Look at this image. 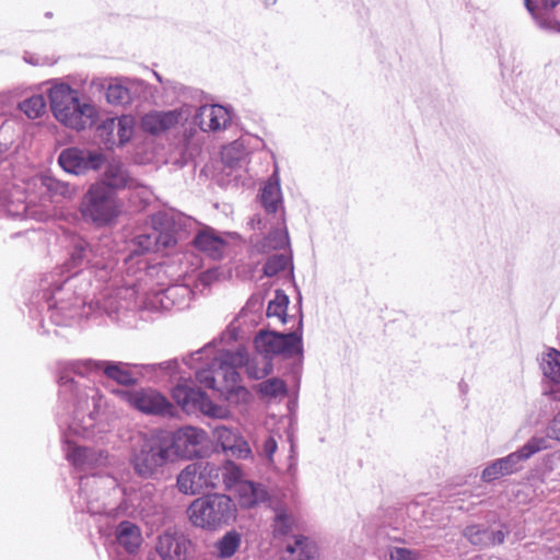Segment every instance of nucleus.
I'll use <instances>...</instances> for the list:
<instances>
[{
    "label": "nucleus",
    "mask_w": 560,
    "mask_h": 560,
    "mask_svg": "<svg viewBox=\"0 0 560 560\" xmlns=\"http://www.w3.org/2000/svg\"><path fill=\"white\" fill-rule=\"evenodd\" d=\"M79 490L91 514L145 520L159 512V498L152 483H145L137 490L120 489L114 476L97 471L81 476Z\"/></svg>",
    "instance_id": "1"
},
{
    "label": "nucleus",
    "mask_w": 560,
    "mask_h": 560,
    "mask_svg": "<svg viewBox=\"0 0 560 560\" xmlns=\"http://www.w3.org/2000/svg\"><path fill=\"white\" fill-rule=\"evenodd\" d=\"M190 369L196 370L197 381L208 388L223 393L245 389L238 386L237 368L248 363V353L244 348L236 351H214L211 343L183 359Z\"/></svg>",
    "instance_id": "2"
},
{
    "label": "nucleus",
    "mask_w": 560,
    "mask_h": 560,
    "mask_svg": "<svg viewBox=\"0 0 560 560\" xmlns=\"http://www.w3.org/2000/svg\"><path fill=\"white\" fill-rule=\"evenodd\" d=\"M190 218L175 213H160L153 219L149 232L137 235L132 240L131 255L148 252H160L174 247L184 236V229L191 224Z\"/></svg>",
    "instance_id": "3"
},
{
    "label": "nucleus",
    "mask_w": 560,
    "mask_h": 560,
    "mask_svg": "<svg viewBox=\"0 0 560 560\" xmlns=\"http://www.w3.org/2000/svg\"><path fill=\"white\" fill-rule=\"evenodd\" d=\"M161 431L144 435L132 447L129 463L135 474L142 479H159L164 467L172 463V457Z\"/></svg>",
    "instance_id": "4"
},
{
    "label": "nucleus",
    "mask_w": 560,
    "mask_h": 560,
    "mask_svg": "<svg viewBox=\"0 0 560 560\" xmlns=\"http://www.w3.org/2000/svg\"><path fill=\"white\" fill-rule=\"evenodd\" d=\"M103 371L104 375L119 385L132 386L137 383L138 376L130 370L128 363L114 361H68L59 364L58 383L65 390L74 386L73 375L84 376L90 372Z\"/></svg>",
    "instance_id": "5"
},
{
    "label": "nucleus",
    "mask_w": 560,
    "mask_h": 560,
    "mask_svg": "<svg viewBox=\"0 0 560 560\" xmlns=\"http://www.w3.org/2000/svg\"><path fill=\"white\" fill-rule=\"evenodd\" d=\"M255 347L259 353L265 355L262 368L255 369L254 366H248L247 371L250 376L258 380L272 371V364L267 361V357L282 354L291 358L302 352V334L301 331L289 334L260 331L255 338Z\"/></svg>",
    "instance_id": "6"
},
{
    "label": "nucleus",
    "mask_w": 560,
    "mask_h": 560,
    "mask_svg": "<svg viewBox=\"0 0 560 560\" xmlns=\"http://www.w3.org/2000/svg\"><path fill=\"white\" fill-rule=\"evenodd\" d=\"M79 211L84 222L105 226L118 217L119 203L115 192L105 184H93L83 195Z\"/></svg>",
    "instance_id": "7"
},
{
    "label": "nucleus",
    "mask_w": 560,
    "mask_h": 560,
    "mask_svg": "<svg viewBox=\"0 0 560 560\" xmlns=\"http://www.w3.org/2000/svg\"><path fill=\"white\" fill-rule=\"evenodd\" d=\"M188 513L195 526L215 529L233 517L234 504L228 495L214 493L195 500Z\"/></svg>",
    "instance_id": "8"
},
{
    "label": "nucleus",
    "mask_w": 560,
    "mask_h": 560,
    "mask_svg": "<svg viewBox=\"0 0 560 560\" xmlns=\"http://www.w3.org/2000/svg\"><path fill=\"white\" fill-rule=\"evenodd\" d=\"M173 398L187 413L201 412L208 418L219 420L230 416L228 407L211 401L190 380H182L173 388Z\"/></svg>",
    "instance_id": "9"
},
{
    "label": "nucleus",
    "mask_w": 560,
    "mask_h": 560,
    "mask_svg": "<svg viewBox=\"0 0 560 560\" xmlns=\"http://www.w3.org/2000/svg\"><path fill=\"white\" fill-rule=\"evenodd\" d=\"M110 240L104 237L94 243L79 240L72 249L70 259L66 264L68 271L91 267L96 269H113L116 258L109 248Z\"/></svg>",
    "instance_id": "10"
},
{
    "label": "nucleus",
    "mask_w": 560,
    "mask_h": 560,
    "mask_svg": "<svg viewBox=\"0 0 560 560\" xmlns=\"http://www.w3.org/2000/svg\"><path fill=\"white\" fill-rule=\"evenodd\" d=\"M221 485L220 466L199 460L186 466L177 477L178 490L184 494H196Z\"/></svg>",
    "instance_id": "11"
},
{
    "label": "nucleus",
    "mask_w": 560,
    "mask_h": 560,
    "mask_svg": "<svg viewBox=\"0 0 560 560\" xmlns=\"http://www.w3.org/2000/svg\"><path fill=\"white\" fill-rule=\"evenodd\" d=\"M547 448V441L544 438H532L518 451L499 458L488 465L482 474L481 479L485 482H491L503 476L511 475L520 469V463L528 459L537 452Z\"/></svg>",
    "instance_id": "12"
},
{
    "label": "nucleus",
    "mask_w": 560,
    "mask_h": 560,
    "mask_svg": "<svg viewBox=\"0 0 560 560\" xmlns=\"http://www.w3.org/2000/svg\"><path fill=\"white\" fill-rule=\"evenodd\" d=\"M166 443L172 460L192 458L200 454V448L206 441V432L195 427H184L175 432L161 431Z\"/></svg>",
    "instance_id": "13"
},
{
    "label": "nucleus",
    "mask_w": 560,
    "mask_h": 560,
    "mask_svg": "<svg viewBox=\"0 0 560 560\" xmlns=\"http://www.w3.org/2000/svg\"><path fill=\"white\" fill-rule=\"evenodd\" d=\"M113 392L141 412L150 415L171 413L172 405L164 396L154 389L147 388L133 392L128 389H115Z\"/></svg>",
    "instance_id": "14"
},
{
    "label": "nucleus",
    "mask_w": 560,
    "mask_h": 560,
    "mask_svg": "<svg viewBox=\"0 0 560 560\" xmlns=\"http://www.w3.org/2000/svg\"><path fill=\"white\" fill-rule=\"evenodd\" d=\"M27 190L37 191L43 202H59L71 199L77 189L67 182L59 180L51 174L45 173L34 176L27 183Z\"/></svg>",
    "instance_id": "15"
},
{
    "label": "nucleus",
    "mask_w": 560,
    "mask_h": 560,
    "mask_svg": "<svg viewBox=\"0 0 560 560\" xmlns=\"http://www.w3.org/2000/svg\"><path fill=\"white\" fill-rule=\"evenodd\" d=\"M105 162V156L98 151L79 148H68L58 158L59 165L71 174H82L90 170H98Z\"/></svg>",
    "instance_id": "16"
},
{
    "label": "nucleus",
    "mask_w": 560,
    "mask_h": 560,
    "mask_svg": "<svg viewBox=\"0 0 560 560\" xmlns=\"http://www.w3.org/2000/svg\"><path fill=\"white\" fill-rule=\"evenodd\" d=\"M135 119L132 116L107 118L96 128L95 138L107 149L122 145L133 133Z\"/></svg>",
    "instance_id": "17"
},
{
    "label": "nucleus",
    "mask_w": 560,
    "mask_h": 560,
    "mask_svg": "<svg viewBox=\"0 0 560 560\" xmlns=\"http://www.w3.org/2000/svg\"><path fill=\"white\" fill-rule=\"evenodd\" d=\"M59 387L61 386L59 385ZM60 394L67 399H73L78 415L88 411L91 421L94 420L95 415L100 413L105 406L104 397L98 388L94 386L80 387L75 381L72 389L67 388L63 390L60 388Z\"/></svg>",
    "instance_id": "18"
},
{
    "label": "nucleus",
    "mask_w": 560,
    "mask_h": 560,
    "mask_svg": "<svg viewBox=\"0 0 560 560\" xmlns=\"http://www.w3.org/2000/svg\"><path fill=\"white\" fill-rule=\"evenodd\" d=\"M73 276L67 277V279L61 284H56L51 291L55 311L51 314V318L58 325H69V319H73L74 317L82 316L83 314L80 312V307L85 305V298L77 294L73 302L66 301L62 298H57L58 291L66 287L68 289H72L73 285Z\"/></svg>",
    "instance_id": "19"
},
{
    "label": "nucleus",
    "mask_w": 560,
    "mask_h": 560,
    "mask_svg": "<svg viewBox=\"0 0 560 560\" xmlns=\"http://www.w3.org/2000/svg\"><path fill=\"white\" fill-rule=\"evenodd\" d=\"M67 458L79 471H92L106 467L108 454L103 450L82 447L68 443Z\"/></svg>",
    "instance_id": "20"
},
{
    "label": "nucleus",
    "mask_w": 560,
    "mask_h": 560,
    "mask_svg": "<svg viewBox=\"0 0 560 560\" xmlns=\"http://www.w3.org/2000/svg\"><path fill=\"white\" fill-rule=\"evenodd\" d=\"M189 116L190 110L188 107L168 112L153 110L142 117L141 127L147 132L159 135L171 129L180 120H186Z\"/></svg>",
    "instance_id": "21"
},
{
    "label": "nucleus",
    "mask_w": 560,
    "mask_h": 560,
    "mask_svg": "<svg viewBox=\"0 0 560 560\" xmlns=\"http://www.w3.org/2000/svg\"><path fill=\"white\" fill-rule=\"evenodd\" d=\"M189 547V539L168 529L158 537L155 550L163 560H186Z\"/></svg>",
    "instance_id": "22"
},
{
    "label": "nucleus",
    "mask_w": 560,
    "mask_h": 560,
    "mask_svg": "<svg viewBox=\"0 0 560 560\" xmlns=\"http://www.w3.org/2000/svg\"><path fill=\"white\" fill-rule=\"evenodd\" d=\"M230 119L229 110L221 105L200 106L194 117L195 124L205 132L225 129Z\"/></svg>",
    "instance_id": "23"
},
{
    "label": "nucleus",
    "mask_w": 560,
    "mask_h": 560,
    "mask_svg": "<svg viewBox=\"0 0 560 560\" xmlns=\"http://www.w3.org/2000/svg\"><path fill=\"white\" fill-rule=\"evenodd\" d=\"M77 98V92L67 84L60 83L49 89L50 108L58 121L61 124H78L75 117L71 119L65 113V108L73 104Z\"/></svg>",
    "instance_id": "24"
},
{
    "label": "nucleus",
    "mask_w": 560,
    "mask_h": 560,
    "mask_svg": "<svg viewBox=\"0 0 560 560\" xmlns=\"http://www.w3.org/2000/svg\"><path fill=\"white\" fill-rule=\"evenodd\" d=\"M213 435L224 451L237 458H247L252 450L248 443L234 429L219 424L213 428Z\"/></svg>",
    "instance_id": "25"
},
{
    "label": "nucleus",
    "mask_w": 560,
    "mask_h": 560,
    "mask_svg": "<svg viewBox=\"0 0 560 560\" xmlns=\"http://www.w3.org/2000/svg\"><path fill=\"white\" fill-rule=\"evenodd\" d=\"M195 248L212 259H220L225 248V241L211 228L205 226L194 237Z\"/></svg>",
    "instance_id": "26"
},
{
    "label": "nucleus",
    "mask_w": 560,
    "mask_h": 560,
    "mask_svg": "<svg viewBox=\"0 0 560 560\" xmlns=\"http://www.w3.org/2000/svg\"><path fill=\"white\" fill-rule=\"evenodd\" d=\"M145 83L142 80H126L110 83L106 91V98L115 105H127L135 96L142 92Z\"/></svg>",
    "instance_id": "27"
},
{
    "label": "nucleus",
    "mask_w": 560,
    "mask_h": 560,
    "mask_svg": "<svg viewBox=\"0 0 560 560\" xmlns=\"http://www.w3.org/2000/svg\"><path fill=\"white\" fill-rule=\"evenodd\" d=\"M98 184H105L107 188L113 190L131 187L133 179L122 162L112 160L107 163L103 180Z\"/></svg>",
    "instance_id": "28"
},
{
    "label": "nucleus",
    "mask_w": 560,
    "mask_h": 560,
    "mask_svg": "<svg viewBox=\"0 0 560 560\" xmlns=\"http://www.w3.org/2000/svg\"><path fill=\"white\" fill-rule=\"evenodd\" d=\"M464 536L475 546L490 547L502 544L505 538L503 530H489L479 525L467 526Z\"/></svg>",
    "instance_id": "29"
},
{
    "label": "nucleus",
    "mask_w": 560,
    "mask_h": 560,
    "mask_svg": "<svg viewBox=\"0 0 560 560\" xmlns=\"http://www.w3.org/2000/svg\"><path fill=\"white\" fill-rule=\"evenodd\" d=\"M115 534L119 546L125 548V550L129 553L136 552L141 546V530L136 524L129 521L120 522L116 528Z\"/></svg>",
    "instance_id": "30"
},
{
    "label": "nucleus",
    "mask_w": 560,
    "mask_h": 560,
    "mask_svg": "<svg viewBox=\"0 0 560 560\" xmlns=\"http://www.w3.org/2000/svg\"><path fill=\"white\" fill-rule=\"evenodd\" d=\"M235 491L238 494L240 504L245 508L265 502L268 498V492L264 486L248 480L241 481Z\"/></svg>",
    "instance_id": "31"
},
{
    "label": "nucleus",
    "mask_w": 560,
    "mask_h": 560,
    "mask_svg": "<svg viewBox=\"0 0 560 560\" xmlns=\"http://www.w3.org/2000/svg\"><path fill=\"white\" fill-rule=\"evenodd\" d=\"M65 113L72 119V117H75V120L78 124H63L65 126L81 130L85 129L86 127L91 126L93 122V116L95 113V109L92 105L86 103H80L79 98H77L73 104L65 108Z\"/></svg>",
    "instance_id": "32"
},
{
    "label": "nucleus",
    "mask_w": 560,
    "mask_h": 560,
    "mask_svg": "<svg viewBox=\"0 0 560 560\" xmlns=\"http://www.w3.org/2000/svg\"><path fill=\"white\" fill-rule=\"evenodd\" d=\"M314 544L302 535H294L285 545L284 560H311L315 555Z\"/></svg>",
    "instance_id": "33"
},
{
    "label": "nucleus",
    "mask_w": 560,
    "mask_h": 560,
    "mask_svg": "<svg viewBox=\"0 0 560 560\" xmlns=\"http://www.w3.org/2000/svg\"><path fill=\"white\" fill-rule=\"evenodd\" d=\"M129 289L119 288L113 294H108L103 300H97L95 305L97 308L103 310L108 315L118 313L121 308L127 306L122 295L127 294Z\"/></svg>",
    "instance_id": "34"
},
{
    "label": "nucleus",
    "mask_w": 560,
    "mask_h": 560,
    "mask_svg": "<svg viewBox=\"0 0 560 560\" xmlns=\"http://www.w3.org/2000/svg\"><path fill=\"white\" fill-rule=\"evenodd\" d=\"M541 370L546 377L560 384V352L551 349L541 359Z\"/></svg>",
    "instance_id": "35"
},
{
    "label": "nucleus",
    "mask_w": 560,
    "mask_h": 560,
    "mask_svg": "<svg viewBox=\"0 0 560 560\" xmlns=\"http://www.w3.org/2000/svg\"><path fill=\"white\" fill-rule=\"evenodd\" d=\"M296 523L292 514L288 513L285 510H279L276 513L273 521V535L275 537H285L295 535Z\"/></svg>",
    "instance_id": "36"
},
{
    "label": "nucleus",
    "mask_w": 560,
    "mask_h": 560,
    "mask_svg": "<svg viewBox=\"0 0 560 560\" xmlns=\"http://www.w3.org/2000/svg\"><path fill=\"white\" fill-rule=\"evenodd\" d=\"M261 203L267 212H277L278 207L281 206V190L278 183L269 182L265 185L261 191Z\"/></svg>",
    "instance_id": "37"
},
{
    "label": "nucleus",
    "mask_w": 560,
    "mask_h": 560,
    "mask_svg": "<svg viewBox=\"0 0 560 560\" xmlns=\"http://www.w3.org/2000/svg\"><path fill=\"white\" fill-rule=\"evenodd\" d=\"M287 267H290V275L293 277L291 257L285 254H273L268 257L264 266V273L267 277H273L280 271L284 270Z\"/></svg>",
    "instance_id": "38"
},
{
    "label": "nucleus",
    "mask_w": 560,
    "mask_h": 560,
    "mask_svg": "<svg viewBox=\"0 0 560 560\" xmlns=\"http://www.w3.org/2000/svg\"><path fill=\"white\" fill-rule=\"evenodd\" d=\"M46 101L40 94L33 95L19 104V108L30 118L35 119L46 113Z\"/></svg>",
    "instance_id": "39"
},
{
    "label": "nucleus",
    "mask_w": 560,
    "mask_h": 560,
    "mask_svg": "<svg viewBox=\"0 0 560 560\" xmlns=\"http://www.w3.org/2000/svg\"><path fill=\"white\" fill-rule=\"evenodd\" d=\"M288 304H289L288 295L283 291L277 290L275 299L268 303L267 316L268 317H277L280 319L281 323L284 324L287 322L285 312L288 308Z\"/></svg>",
    "instance_id": "40"
},
{
    "label": "nucleus",
    "mask_w": 560,
    "mask_h": 560,
    "mask_svg": "<svg viewBox=\"0 0 560 560\" xmlns=\"http://www.w3.org/2000/svg\"><path fill=\"white\" fill-rule=\"evenodd\" d=\"M241 545V536L236 532L226 533L217 544V551L220 558H231Z\"/></svg>",
    "instance_id": "41"
},
{
    "label": "nucleus",
    "mask_w": 560,
    "mask_h": 560,
    "mask_svg": "<svg viewBox=\"0 0 560 560\" xmlns=\"http://www.w3.org/2000/svg\"><path fill=\"white\" fill-rule=\"evenodd\" d=\"M560 3V0H525V7L541 27H549L545 21H540L542 11H550Z\"/></svg>",
    "instance_id": "42"
},
{
    "label": "nucleus",
    "mask_w": 560,
    "mask_h": 560,
    "mask_svg": "<svg viewBox=\"0 0 560 560\" xmlns=\"http://www.w3.org/2000/svg\"><path fill=\"white\" fill-rule=\"evenodd\" d=\"M220 470L221 485H224L226 489H236L237 485L244 481L240 467L232 462H226L223 466H220Z\"/></svg>",
    "instance_id": "43"
},
{
    "label": "nucleus",
    "mask_w": 560,
    "mask_h": 560,
    "mask_svg": "<svg viewBox=\"0 0 560 560\" xmlns=\"http://www.w3.org/2000/svg\"><path fill=\"white\" fill-rule=\"evenodd\" d=\"M258 390L264 397L277 398L287 394V385L284 381L271 377L259 383Z\"/></svg>",
    "instance_id": "44"
},
{
    "label": "nucleus",
    "mask_w": 560,
    "mask_h": 560,
    "mask_svg": "<svg viewBox=\"0 0 560 560\" xmlns=\"http://www.w3.org/2000/svg\"><path fill=\"white\" fill-rule=\"evenodd\" d=\"M289 246V235L285 226L273 229L264 242V248L280 249Z\"/></svg>",
    "instance_id": "45"
},
{
    "label": "nucleus",
    "mask_w": 560,
    "mask_h": 560,
    "mask_svg": "<svg viewBox=\"0 0 560 560\" xmlns=\"http://www.w3.org/2000/svg\"><path fill=\"white\" fill-rule=\"evenodd\" d=\"M390 560H418L419 556L416 551L404 548V547H393L389 550Z\"/></svg>",
    "instance_id": "46"
},
{
    "label": "nucleus",
    "mask_w": 560,
    "mask_h": 560,
    "mask_svg": "<svg viewBox=\"0 0 560 560\" xmlns=\"http://www.w3.org/2000/svg\"><path fill=\"white\" fill-rule=\"evenodd\" d=\"M278 444L273 436H267L262 443L260 454L268 460L272 462V455L277 451Z\"/></svg>",
    "instance_id": "47"
},
{
    "label": "nucleus",
    "mask_w": 560,
    "mask_h": 560,
    "mask_svg": "<svg viewBox=\"0 0 560 560\" xmlns=\"http://www.w3.org/2000/svg\"><path fill=\"white\" fill-rule=\"evenodd\" d=\"M0 200L3 206L8 207V212L13 215H20L26 210V206L24 203H19L16 205L15 209H12L10 206L11 201L4 191H0Z\"/></svg>",
    "instance_id": "48"
},
{
    "label": "nucleus",
    "mask_w": 560,
    "mask_h": 560,
    "mask_svg": "<svg viewBox=\"0 0 560 560\" xmlns=\"http://www.w3.org/2000/svg\"><path fill=\"white\" fill-rule=\"evenodd\" d=\"M548 435L560 441V411L552 419L548 428Z\"/></svg>",
    "instance_id": "49"
},
{
    "label": "nucleus",
    "mask_w": 560,
    "mask_h": 560,
    "mask_svg": "<svg viewBox=\"0 0 560 560\" xmlns=\"http://www.w3.org/2000/svg\"><path fill=\"white\" fill-rule=\"evenodd\" d=\"M238 338V327L235 325V323H231L228 329L222 335V340L224 341H233Z\"/></svg>",
    "instance_id": "50"
},
{
    "label": "nucleus",
    "mask_w": 560,
    "mask_h": 560,
    "mask_svg": "<svg viewBox=\"0 0 560 560\" xmlns=\"http://www.w3.org/2000/svg\"><path fill=\"white\" fill-rule=\"evenodd\" d=\"M177 366V361L176 360H173V361H166V362H162L160 363V368L163 369V370H173Z\"/></svg>",
    "instance_id": "51"
},
{
    "label": "nucleus",
    "mask_w": 560,
    "mask_h": 560,
    "mask_svg": "<svg viewBox=\"0 0 560 560\" xmlns=\"http://www.w3.org/2000/svg\"><path fill=\"white\" fill-rule=\"evenodd\" d=\"M191 155H192L191 153H184V154L182 155V159H180V160H182V162H183V163H186V162H187V160L191 158Z\"/></svg>",
    "instance_id": "52"
},
{
    "label": "nucleus",
    "mask_w": 560,
    "mask_h": 560,
    "mask_svg": "<svg viewBox=\"0 0 560 560\" xmlns=\"http://www.w3.org/2000/svg\"><path fill=\"white\" fill-rule=\"evenodd\" d=\"M70 430L73 431L74 433H79V430L75 425H71Z\"/></svg>",
    "instance_id": "53"
},
{
    "label": "nucleus",
    "mask_w": 560,
    "mask_h": 560,
    "mask_svg": "<svg viewBox=\"0 0 560 560\" xmlns=\"http://www.w3.org/2000/svg\"><path fill=\"white\" fill-rule=\"evenodd\" d=\"M154 75H155V78H156L160 82H162V78L160 77V74H159V73L154 72Z\"/></svg>",
    "instance_id": "54"
}]
</instances>
